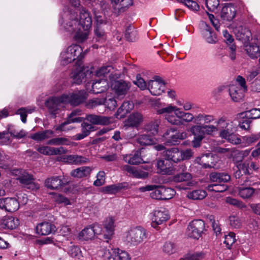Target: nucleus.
<instances>
[{
  "instance_id": "64",
  "label": "nucleus",
  "mask_w": 260,
  "mask_h": 260,
  "mask_svg": "<svg viewBox=\"0 0 260 260\" xmlns=\"http://www.w3.org/2000/svg\"><path fill=\"white\" fill-rule=\"evenodd\" d=\"M105 103V99L94 98L88 101L86 106L88 108H94L98 106L103 105Z\"/></svg>"
},
{
  "instance_id": "6",
  "label": "nucleus",
  "mask_w": 260,
  "mask_h": 260,
  "mask_svg": "<svg viewBox=\"0 0 260 260\" xmlns=\"http://www.w3.org/2000/svg\"><path fill=\"white\" fill-rule=\"evenodd\" d=\"M147 238L146 231L141 226L131 228L125 234L124 240L131 245L136 246Z\"/></svg>"
},
{
  "instance_id": "41",
  "label": "nucleus",
  "mask_w": 260,
  "mask_h": 260,
  "mask_svg": "<svg viewBox=\"0 0 260 260\" xmlns=\"http://www.w3.org/2000/svg\"><path fill=\"white\" fill-rule=\"evenodd\" d=\"M53 131L47 129L32 134L30 136V138L37 141H42L50 138L53 136Z\"/></svg>"
},
{
  "instance_id": "24",
  "label": "nucleus",
  "mask_w": 260,
  "mask_h": 260,
  "mask_svg": "<svg viewBox=\"0 0 260 260\" xmlns=\"http://www.w3.org/2000/svg\"><path fill=\"white\" fill-rule=\"evenodd\" d=\"M90 74L91 72L88 70L85 71L82 68L79 67L72 73L71 78L74 83L80 84L83 81L84 78Z\"/></svg>"
},
{
  "instance_id": "10",
  "label": "nucleus",
  "mask_w": 260,
  "mask_h": 260,
  "mask_svg": "<svg viewBox=\"0 0 260 260\" xmlns=\"http://www.w3.org/2000/svg\"><path fill=\"white\" fill-rule=\"evenodd\" d=\"M165 89V83L159 76H154L148 82V89L152 95H159Z\"/></svg>"
},
{
  "instance_id": "22",
  "label": "nucleus",
  "mask_w": 260,
  "mask_h": 260,
  "mask_svg": "<svg viewBox=\"0 0 260 260\" xmlns=\"http://www.w3.org/2000/svg\"><path fill=\"white\" fill-rule=\"evenodd\" d=\"M56 231L55 226L48 222H42L36 226L37 233L41 235H48Z\"/></svg>"
},
{
  "instance_id": "32",
  "label": "nucleus",
  "mask_w": 260,
  "mask_h": 260,
  "mask_svg": "<svg viewBox=\"0 0 260 260\" xmlns=\"http://www.w3.org/2000/svg\"><path fill=\"white\" fill-rule=\"evenodd\" d=\"M115 219L112 217H107L104 222V226L106 231L104 234L105 239H109L114 234L115 228Z\"/></svg>"
},
{
  "instance_id": "39",
  "label": "nucleus",
  "mask_w": 260,
  "mask_h": 260,
  "mask_svg": "<svg viewBox=\"0 0 260 260\" xmlns=\"http://www.w3.org/2000/svg\"><path fill=\"white\" fill-rule=\"evenodd\" d=\"M123 159L125 162L134 165H138L142 161L140 153L138 151H136L134 153L124 155Z\"/></svg>"
},
{
  "instance_id": "59",
  "label": "nucleus",
  "mask_w": 260,
  "mask_h": 260,
  "mask_svg": "<svg viewBox=\"0 0 260 260\" xmlns=\"http://www.w3.org/2000/svg\"><path fill=\"white\" fill-rule=\"evenodd\" d=\"M254 192V190L252 187H240L239 189V195L244 199L250 198Z\"/></svg>"
},
{
  "instance_id": "37",
  "label": "nucleus",
  "mask_w": 260,
  "mask_h": 260,
  "mask_svg": "<svg viewBox=\"0 0 260 260\" xmlns=\"http://www.w3.org/2000/svg\"><path fill=\"white\" fill-rule=\"evenodd\" d=\"M2 225L5 229H14L19 225V220L13 216H7L3 219Z\"/></svg>"
},
{
  "instance_id": "51",
  "label": "nucleus",
  "mask_w": 260,
  "mask_h": 260,
  "mask_svg": "<svg viewBox=\"0 0 260 260\" xmlns=\"http://www.w3.org/2000/svg\"><path fill=\"white\" fill-rule=\"evenodd\" d=\"M206 256V253L203 251L196 252L187 253L184 255L179 260H203Z\"/></svg>"
},
{
  "instance_id": "12",
  "label": "nucleus",
  "mask_w": 260,
  "mask_h": 260,
  "mask_svg": "<svg viewBox=\"0 0 260 260\" xmlns=\"http://www.w3.org/2000/svg\"><path fill=\"white\" fill-rule=\"evenodd\" d=\"M14 171L16 175L20 174L17 179L27 188L34 190L39 188V185L34 182L32 177L27 173L20 170H15Z\"/></svg>"
},
{
  "instance_id": "61",
  "label": "nucleus",
  "mask_w": 260,
  "mask_h": 260,
  "mask_svg": "<svg viewBox=\"0 0 260 260\" xmlns=\"http://www.w3.org/2000/svg\"><path fill=\"white\" fill-rule=\"evenodd\" d=\"M95 26H107V21L105 15L100 12H95Z\"/></svg>"
},
{
  "instance_id": "54",
  "label": "nucleus",
  "mask_w": 260,
  "mask_h": 260,
  "mask_svg": "<svg viewBox=\"0 0 260 260\" xmlns=\"http://www.w3.org/2000/svg\"><path fill=\"white\" fill-rule=\"evenodd\" d=\"M182 170L183 172L181 173H179L174 177V181L177 182H181L184 181H189L191 178V175L190 174L184 172V169H185V166H182Z\"/></svg>"
},
{
  "instance_id": "25",
  "label": "nucleus",
  "mask_w": 260,
  "mask_h": 260,
  "mask_svg": "<svg viewBox=\"0 0 260 260\" xmlns=\"http://www.w3.org/2000/svg\"><path fill=\"white\" fill-rule=\"evenodd\" d=\"M229 94L232 100L235 102L241 101L244 97L246 91L243 90L237 85H231L229 87Z\"/></svg>"
},
{
  "instance_id": "38",
  "label": "nucleus",
  "mask_w": 260,
  "mask_h": 260,
  "mask_svg": "<svg viewBox=\"0 0 260 260\" xmlns=\"http://www.w3.org/2000/svg\"><path fill=\"white\" fill-rule=\"evenodd\" d=\"M234 31L237 38L240 40H248L251 36L249 29L242 26L235 28Z\"/></svg>"
},
{
  "instance_id": "43",
  "label": "nucleus",
  "mask_w": 260,
  "mask_h": 260,
  "mask_svg": "<svg viewBox=\"0 0 260 260\" xmlns=\"http://www.w3.org/2000/svg\"><path fill=\"white\" fill-rule=\"evenodd\" d=\"M159 123V121L157 120L152 121L145 125L144 129L149 135L154 137L158 133Z\"/></svg>"
},
{
  "instance_id": "33",
  "label": "nucleus",
  "mask_w": 260,
  "mask_h": 260,
  "mask_svg": "<svg viewBox=\"0 0 260 260\" xmlns=\"http://www.w3.org/2000/svg\"><path fill=\"white\" fill-rule=\"evenodd\" d=\"M213 160V155L208 153L197 157L195 161L197 164L202 166L205 168H213L215 166V164L212 162Z\"/></svg>"
},
{
  "instance_id": "35",
  "label": "nucleus",
  "mask_w": 260,
  "mask_h": 260,
  "mask_svg": "<svg viewBox=\"0 0 260 260\" xmlns=\"http://www.w3.org/2000/svg\"><path fill=\"white\" fill-rule=\"evenodd\" d=\"M114 71V68L111 66H103L96 70L94 75L96 77L101 78V79H104V78L107 77L111 78Z\"/></svg>"
},
{
  "instance_id": "8",
  "label": "nucleus",
  "mask_w": 260,
  "mask_h": 260,
  "mask_svg": "<svg viewBox=\"0 0 260 260\" xmlns=\"http://www.w3.org/2000/svg\"><path fill=\"white\" fill-rule=\"evenodd\" d=\"M88 94L84 90H80L68 94L62 95V100L65 103L77 106L84 102L87 98Z\"/></svg>"
},
{
  "instance_id": "42",
  "label": "nucleus",
  "mask_w": 260,
  "mask_h": 260,
  "mask_svg": "<svg viewBox=\"0 0 260 260\" xmlns=\"http://www.w3.org/2000/svg\"><path fill=\"white\" fill-rule=\"evenodd\" d=\"M133 104L130 102H124L118 109L116 116L118 118H122L133 108Z\"/></svg>"
},
{
  "instance_id": "29",
  "label": "nucleus",
  "mask_w": 260,
  "mask_h": 260,
  "mask_svg": "<svg viewBox=\"0 0 260 260\" xmlns=\"http://www.w3.org/2000/svg\"><path fill=\"white\" fill-rule=\"evenodd\" d=\"M168 160L160 159L157 160L156 166L157 172L164 175H171L173 172V169Z\"/></svg>"
},
{
  "instance_id": "52",
  "label": "nucleus",
  "mask_w": 260,
  "mask_h": 260,
  "mask_svg": "<svg viewBox=\"0 0 260 260\" xmlns=\"http://www.w3.org/2000/svg\"><path fill=\"white\" fill-rule=\"evenodd\" d=\"M207 194L205 190L202 189H197L189 192L187 193V197L189 199L197 200H203L204 199Z\"/></svg>"
},
{
  "instance_id": "23",
  "label": "nucleus",
  "mask_w": 260,
  "mask_h": 260,
  "mask_svg": "<svg viewBox=\"0 0 260 260\" xmlns=\"http://www.w3.org/2000/svg\"><path fill=\"white\" fill-rule=\"evenodd\" d=\"M143 117L141 113L134 112L130 114L125 121L124 125L127 127H137L143 121Z\"/></svg>"
},
{
  "instance_id": "48",
  "label": "nucleus",
  "mask_w": 260,
  "mask_h": 260,
  "mask_svg": "<svg viewBox=\"0 0 260 260\" xmlns=\"http://www.w3.org/2000/svg\"><path fill=\"white\" fill-rule=\"evenodd\" d=\"M94 131V127L91 124L84 122L82 124V132L76 135L77 140H81L87 136L91 132Z\"/></svg>"
},
{
  "instance_id": "46",
  "label": "nucleus",
  "mask_w": 260,
  "mask_h": 260,
  "mask_svg": "<svg viewBox=\"0 0 260 260\" xmlns=\"http://www.w3.org/2000/svg\"><path fill=\"white\" fill-rule=\"evenodd\" d=\"M13 165V162L10 157L3 151L0 150V168L8 169Z\"/></svg>"
},
{
  "instance_id": "34",
  "label": "nucleus",
  "mask_w": 260,
  "mask_h": 260,
  "mask_svg": "<svg viewBox=\"0 0 260 260\" xmlns=\"http://www.w3.org/2000/svg\"><path fill=\"white\" fill-rule=\"evenodd\" d=\"M92 170L90 167H81L72 170L71 172V175L77 178L86 177L90 175Z\"/></svg>"
},
{
  "instance_id": "21",
  "label": "nucleus",
  "mask_w": 260,
  "mask_h": 260,
  "mask_svg": "<svg viewBox=\"0 0 260 260\" xmlns=\"http://www.w3.org/2000/svg\"><path fill=\"white\" fill-rule=\"evenodd\" d=\"M86 119L93 124L107 125L112 122V118L94 114L87 115Z\"/></svg>"
},
{
  "instance_id": "18",
  "label": "nucleus",
  "mask_w": 260,
  "mask_h": 260,
  "mask_svg": "<svg viewBox=\"0 0 260 260\" xmlns=\"http://www.w3.org/2000/svg\"><path fill=\"white\" fill-rule=\"evenodd\" d=\"M80 111L74 110L70 115L68 120L64 121L59 125L55 127V130L57 131H67L71 129L70 127H66V125L72 122H80L82 121V118L80 117H76L80 115Z\"/></svg>"
},
{
  "instance_id": "4",
  "label": "nucleus",
  "mask_w": 260,
  "mask_h": 260,
  "mask_svg": "<svg viewBox=\"0 0 260 260\" xmlns=\"http://www.w3.org/2000/svg\"><path fill=\"white\" fill-rule=\"evenodd\" d=\"M139 190L141 192L152 191L150 197L155 200H169L172 199L176 193L173 188L155 185H147L140 187Z\"/></svg>"
},
{
  "instance_id": "60",
  "label": "nucleus",
  "mask_w": 260,
  "mask_h": 260,
  "mask_svg": "<svg viewBox=\"0 0 260 260\" xmlns=\"http://www.w3.org/2000/svg\"><path fill=\"white\" fill-rule=\"evenodd\" d=\"M124 186L121 184H113L104 187L103 188V191L105 193L108 194H114L122 189Z\"/></svg>"
},
{
  "instance_id": "53",
  "label": "nucleus",
  "mask_w": 260,
  "mask_h": 260,
  "mask_svg": "<svg viewBox=\"0 0 260 260\" xmlns=\"http://www.w3.org/2000/svg\"><path fill=\"white\" fill-rule=\"evenodd\" d=\"M224 183H213L208 185L207 189L210 191L222 192L228 189V186Z\"/></svg>"
},
{
  "instance_id": "2",
  "label": "nucleus",
  "mask_w": 260,
  "mask_h": 260,
  "mask_svg": "<svg viewBox=\"0 0 260 260\" xmlns=\"http://www.w3.org/2000/svg\"><path fill=\"white\" fill-rule=\"evenodd\" d=\"M232 122L224 117L219 118L216 121V125H192L189 131L194 136L192 141L193 147L200 146L202 140L206 135L213 136L220 130L219 136L226 140L232 134Z\"/></svg>"
},
{
  "instance_id": "44",
  "label": "nucleus",
  "mask_w": 260,
  "mask_h": 260,
  "mask_svg": "<svg viewBox=\"0 0 260 260\" xmlns=\"http://www.w3.org/2000/svg\"><path fill=\"white\" fill-rule=\"evenodd\" d=\"M245 50L248 55L254 59L260 56L259 47L256 44H249L245 46Z\"/></svg>"
},
{
  "instance_id": "28",
  "label": "nucleus",
  "mask_w": 260,
  "mask_h": 260,
  "mask_svg": "<svg viewBox=\"0 0 260 260\" xmlns=\"http://www.w3.org/2000/svg\"><path fill=\"white\" fill-rule=\"evenodd\" d=\"M163 155L167 160H171L174 162L180 161L181 153L179 149L176 147L166 150L164 152Z\"/></svg>"
},
{
  "instance_id": "3",
  "label": "nucleus",
  "mask_w": 260,
  "mask_h": 260,
  "mask_svg": "<svg viewBox=\"0 0 260 260\" xmlns=\"http://www.w3.org/2000/svg\"><path fill=\"white\" fill-rule=\"evenodd\" d=\"M64 20L60 21L61 26L68 31H73L77 29H90L92 25L91 17L89 12L82 10L80 12L79 18L75 13H65Z\"/></svg>"
},
{
  "instance_id": "14",
  "label": "nucleus",
  "mask_w": 260,
  "mask_h": 260,
  "mask_svg": "<svg viewBox=\"0 0 260 260\" xmlns=\"http://www.w3.org/2000/svg\"><path fill=\"white\" fill-rule=\"evenodd\" d=\"M101 226L98 224H94L92 225L87 226L82 230L79 233L78 237L80 239L84 240H91L94 237L101 234Z\"/></svg>"
},
{
  "instance_id": "11",
  "label": "nucleus",
  "mask_w": 260,
  "mask_h": 260,
  "mask_svg": "<svg viewBox=\"0 0 260 260\" xmlns=\"http://www.w3.org/2000/svg\"><path fill=\"white\" fill-rule=\"evenodd\" d=\"M169 218L170 215L168 211L164 209H156L151 213V224L154 228L163 224Z\"/></svg>"
},
{
  "instance_id": "36",
  "label": "nucleus",
  "mask_w": 260,
  "mask_h": 260,
  "mask_svg": "<svg viewBox=\"0 0 260 260\" xmlns=\"http://www.w3.org/2000/svg\"><path fill=\"white\" fill-rule=\"evenodd\" d=\"M108 87L107 80L105 79H101L92 83V91L95 94L102 93L105 91Z\"/></svg>"
},
{
  "instance_id": "57",
  "label": "nucleus",
  "mask_w": 260,
  "mask_h": 260,
  "mask_svg": "<svg viewBox=\"0 0 260 260\" xmlns=\"http://www.w3.org/2000/svg\"><path fill=\"white\" fill-rule=\"evenodd\" d=\"M259 139H260V134L243 137L242 141L244 143L243 146H249L251 144L255 143Z\"/></svg>"
},
{
  "instance_id": "20",
  "label": "nucleus",
  "mask_w": 260,
  "mask_h": 260,
  "mask_svg": "<svg viewBox=\"0 0 260 260\" xmlns=\"http://www.w3.org/2000/svg\"><path fill=\"white\" fill-rule=\"evenodd\" d=\"M236 14V8L232 4H228L222 8L220 16L223 20L230 21L235 18Z\"/></svg>"
},
{
  "instance_id": "45",
  "label": "nucleus",
  "mask_w": 260,
  "mask_h": 260,
  "mask_svg": "<svg viewBox=\"0 0 260 260\" xmlns=\"http://www.w3.org/2000/svg\"><path fill=\"white\" fill-rule=\"evenodd\" d=\"M137 141L141 145L146 146L155 144L156 140L150 135L143 134L137 137Z\"/></svg>"
},
{
  "instance_id": "31",
  "label": "nucleus",
  "mask_w": 260,
  "mask_h": 260,
  "mask_svg": "<svg viewBox=\"0 0 260 260\" xmlns=\"http://www.w3.org/2000/svg\"><path fill=\"white\" fill-rule=\"evenodd\" d=\"M210 180L212 183H223L230 180L231 176L224 173H211L209 175Z\"/></svg>"
},
{
  "instance_id": "55",
  "label": "nucleus",
  "mask_w": 260,
  "mask_h": 260,
  "mask_svg": "<svg viewBox=\"0 0 260 260\" xmlns=\"http://www.w3.org/2000/svg\"><path fill=\"white\" fill-rule=\"evenodd\" d=\"M36 110V108L35 107L22 108L18 110L16 114L20 115L21 121L23 123H25L26 122L27 113H31Z\"/></svg>"
},
{
  "instance_id": "58",
  "label": "nucleus",
  "mask_w": 260,
  "mask_h": 260,
  "mask_svg": "<svg viewBox=\"0 0 260 260\" xmlns=\"http://www.w3.org/2000/svg\"><path fill=\"white\" fill-rule=\"evenodd\" d=\"M162 251L167 255H171L176 251V246L174 243L166 242L162 248Z\"/></svg>"
},
{
  "instance_id": "19",
  "label": "nucleus",
  "mask_w": 260,
  "mask_h": 260,
  "mask_svg": "<svg viewBox=\"0 0 260 260\" xmlns=\"http://www.w3.org/2000/svg\"><path fill=\"white\" fill-rule=\"evenodd\" d=\"M122 170L137 178L144 179L148 176V172L144 171L142 169L137 168L127 165L122 167Z\"/></svg>"
},
{
  "instance_id": "7",
  "label": "nucleus",
  "mask_w": 260,
  "mask_h": 260,
  "mask_svg": "<svg viewBox=\"0 0 260 260\" xmlns=\"http://www.w3.org/2000/svg\"><path fill=\"white\" fill-rule=\"evenodd\" d=\"M185 132H178L175 128L168 129L164 135L166 143L168 145H175L179 143L180 140L187 138Z\"/></svg>"
},
{
  "instance_id": "50",
  "label": "nucleus",
  "mask_w": 260,
  "mask_h": 260,
  "mask_svg": "<svg viewBox=\"0 0 260 260\" xmlns=\"http://www.w3.org/2000/svg\"><path fill=\"white\" fill-rule=\"evenodd\" d=\"M107 26H94V32L95 39L99 41L104 42L107 38L106 27Z\"/></svg>"
},
{
  "instance_id": "56",
  "label": "nucleus",
  "mask_w": 260,
  "mask_h": 260,
  "mask_svg": "<svg viewBox=\"0 0 260 260\" xmlns=\"http://www.w3.org/2000/svg\"><path fill=\"white\" fill-rule=\"evenodd\" d=\"M125 37L130 42L135 41L137 39V32L134 27L129 26L125 30Z\"/></svg>"
},
{
  "instance_id": "13",
  "label": "nucleus",
  "mask_w": 260,
  "mask_h": 260,
  "mask_svg": "<svg viewBox=\"0 0 260 260\" xmlns=\"http://www.w3.org/2000/svg\"><path fill=\"white\" fill-rule=\"evenodd\" d=\"M112 90L119 98H123L131 87L130 82L123 80L114 81L111 85Z\"/></svg>"
},
{
  "instance_id": "9",
  "label": "nucleus",
  "mask_w": 260,
  "mask_h": 260,
  "mask_svg": "<svg viewBox=\"0 0 260 260\" xmlns=\"http://www.w3.org/2000/svg\"><path fill=\"white\" fill-rule=\"evenodd\" d=\"M204 229V222L201 220H196L191 221L188 225L186 235L188 237L198 239L201 236Z\"/></svg>"
},
{
  "instance_id": "49",
  "label": "nucleus",
  "mask_w": 260,
  "mask_h": 260,
  "mask_svg": "<svg viewBox=\"0 0 260 260\" xmlns=\"http://www.w3.org/2000/svg\"><path fill=\"white\" fill-rule=\"evenodd\" d=\"M109 250V249H106ZM111 251L112 256L114 258L115 256H117L119 260H131V257L127 252L121 250L119 248H111L109 249Z\"/></svg>"
},
{
  "instance_id": "47",
  "label": "nucleus",
  "mask_w": 260,
  "mask_h": 260,
  "mask_svg": "<svg viewBox=\"0 0 260 260\" xmlns=\"http://www.w3.org/2000/svg\"><path fill=\"white\" fill-rule=\"evenodd\" d=\"M70 32H75L74 36L75 39L79 43H82L85 41L88 37L89 34V29H83L81 28L77 29L76 30L73 31H70Z\"/></svg>"
},
{
  "instance_id": "26",
  "label": "nucleus",
  "mask_w": 260,
  "mask_h": 260,
  "mask_svg": "<svg viewBox=\"0 0 260 260\" xmlns=\"http://www.w3.org/2000/svg\"><path fill=\"white\" fill-rule=\"evenodd\" d=\"M237 168L242 170L245 174H251L253 171H257L258 168V165L255 162L250 161H245L242 163H239L236 165Z\"/></svg>"
},
{
  "instance_id": "63",
  "label": "nucleus",
  "mask_w": 260,
  "mask_h": 260,
  "mask_svg": "<svg viewBox=\"0 0 260 260\" xmlns=\"http://www.w3.org/2000/svg\"><path fill=\"white\" fill-rule=\"evenodd\" d=\"M245 116L248 119H255L260 117V109L254 108L245 112Z\"/></svg>"
},
{
  "instance_id": "5",
  "label": "nucleus",
  "mask_w": 260,
  "mask_h": 260,
  "mask_svg": "<svg viewBox=\"0 0 260 260\" xmlns=\"http://www.w3.org/2000/svg\"><path fill=\"white\" fill-rule=\"evenodd\" d=\"M85 53L83 51L82 48L78 45H72L69 46L60 53V61L63 65L71 63L77 60H81L85 56Z\"/></svg>"
},
{
  "instance_id": "16",
  "label": "nucleus",
  "mask_w": 260,
  "mask_h": 260,
  "mask_svg": "<svg viewBox=\"0 0 260 260\" xmlns=\"http://www.w3.org/2000/svg\"><path fill=\"white\" fill-rule=\"evenodd\" d=\"M19 202L14 198L0 199V208L7 212L16 211L19 208Z\"/></svg>"
},
{
  "instance_id": "40",
  "label": "nucleus",
  "mask_w": 260,
  "mask_h": 260,
  "mask_svg": "<svg viewBox=\"0 0 260 260\" xmlns=\"http://www.w3.org/2000/svg\"><path fill=\"white\" fill-rule=\"evenodd\" d=\"M114 9L124 11L125 9L133 5L134 0H111Z\"/></svg>"
},
{
  "instance_id": "62",
  "label": "nucleus",
  "mask_w": 260,
  "mask_h": 260,
  "mask_svg": "<svg viewBox=\"0 0 260 260\" xmlns=\"http://www.w3.org/2000/svg\"><path fill=\"white\" fill-rule=\"evenodd\" d=\"M235 234L234 233H230L224 236L223 243L226 247L230 249L233 244L236 242Z\"/></svg>"
},
{
  "instance_id": "27",
  "label": "nucleus",
  "mask_w": 260,
  "mask_h": 260,
  "mask_svg": "<svg viewBox=\"0 0 260 260\" xmlns=\"http://www.w3.org/2000/svg\"><path fill=\"white\" fill-rule=\"evenodd\" d=\"M61 176H56L48 178L45 181L46 186L51 189H57L66 184Z\"/></svg>"
},
{
  "instance_id": "30",
  "label": "nucleus",
  "mask_w": 260,
  "mask_h": 260,
  "mask_svg": "<svg viewBox=\"0 0 260 260\" xmlns=\"http://www.w3.org/2000/svg\"><path fill=\"white\" fill-rule=\"evenodd\" d=\"M204 28L202 30V35L204 40L209 44H215L217 42V39L214 33L212 31L211 28L206 23H203Z\"/></svg>"
},
{
  "instance_id": "15",
  "label": "nucleus",
  "mask_w": 260,
  "mask_h": 260,
  "mask_svg": "<svg viewBox=\"0 0 260 260\" xmlns=\"http://www.w3.org/2000/svg\"><path fill=\"white\" fill-rule=\"evenodd\" d=\"M65 103L62 100V95L60 97H52L48 99L45 102V106L48 109L49 112L53 118L62 107V104Z\"/></svg>"
},
{
  "instance_id": "17",
  "label": "nucleus",
  "mask_w": 260,
  "mask_h": 260,
  "mask_svg": "<svg viewBox=\"0 0 260 260\" xmlns=\"http://www.w3.org/2000/svg\"><path fill=\"white\" fill-rule=\"evenodd\" d=\"M57 160L64 163L76 165L86 164L88 161L87 158L76 154L63 155L58 157Z\"/></svg>"
},
{
  "instance_id": "1",
  "label": "nucleus",
  "mask_w": 260,
  "mask_h": 260,
  "mask_svg": "<svg viewBox=\"0 0 260 260\" xmlns=\"http://www.w3.org/2000/svg\"><path fill=\"white\" fill-rule=\"evenodd\" d=\"M158 114H164L165 119L171 124L180 126L185 123L193 122L199 124L204 122V125H209L215 120L214 116L199 114L194 116L190 112H186L180 108L171 104L159 109L156 111Z\"/></svg>"
}]
</instances>
